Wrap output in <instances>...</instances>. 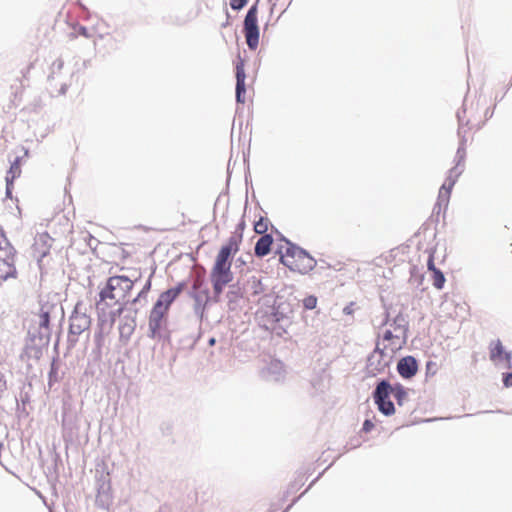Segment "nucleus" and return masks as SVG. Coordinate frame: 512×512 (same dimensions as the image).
<instances>
[{"label":"nucleus","instance_id":"nucleus-20","mask_svg":"<svg viewBox=\"0 0 512 512\" xmlns=\"http://www.w3.org/2000/svg\"><path fill=\"white\" fill-rule=\"evenodd\" d=\"M490 357H491V360L494 362H501L504 360L503 346L499 340L492 343Z\"/></svg>","mask_w":512,"mask_h":512},{"label":"nucleus","instance_id":"nucleus-16","mask_svg":"<svg viewBox=\"0 0 512 512\" xmlns=\"http://www.w3.org/2000/svg\"><path fill=\"white\" fill-rule=\"evenodd\" d=\"M273 243V239L270 235H264L258 239L255 245V254L258 257H263L270 252V247Z\"/></svg>","mask_w":512,"mask_h":512},{"label":"nucleus","instance_id":"nucleus-38","mask_svg":"<svg viewBox=\"0 0 512 512\" xmlns=\"http://www.w3.org/2000/svg\"><path fill=\"white\" fill-rule=\"evenodd\" d=\"M435 364L433 362H428L427 363V369H432V366H434Z\"/></svg>","mask_w":512,"mask_h":512},{"label":"nucleus","instance_id":"nucleus-28","mask_svg":"<svg viewBox=\"0 0 512 512\" xmlns=\"http://www.w3.org/2000/svg\"><path fill=\"white\" fill-rule=\"evenodd\" d=\"M247 1L248 0H230V5L232 9L240 10L247 4Z\"/></svg>","mask_w":512,"mask_h":512},{"label":"nucleus","instance_id":"nucleus-13","mask_svg":"<svg viewBox=\"0 0 512 512\" xmlns=\"http://www.w3.org/2000/svg\"><path fill=\"white\" fill-rule=\"evenodd\" d=\"M245 71L243 63H239L236 66V100L238 103H244L242 95L245 93Z\"/></svg>","mask_w":512,"mask_h":512},{"label":"nucleus","instance_id":"nucleus-10","mask_svg":"<svg viewBox=\"0 0 512 512\" xmlns=\"http://www.w3.org/2000/svg\"><path fill=\"white\" fill-rule=\"evenodd\" d=\"M165 311L157 308V307H153L151 313H150V317H149V333H148V336L150 338H157L159 336V332H160V328H161V324H162V319L165 315Z\"/></svg>","mask_w":512,"mask_h":512},{"label":"nucleus","instance_id":"nucleus-3","mask_svg":"<svg viewBox=\"0 0 512 512\" xmlns=\"http://www.w3.org/2000/svg\"><path fill=\"white\" fill-rule=\"evenodd\" d=\"M286 249L285 254H282L281 262L291 270H297L301 273H306L312 270L316 261L302 248L291 245Z\"/></svg>","mask_w":512,"mask_h":512},{"label":"nucleus","instance_id":"nucleus-25","mask_svg":"<svg viewBox=\"0 0 512 512\" xmlns=\"http://www.w3.org/2000/svg\"><path fill=\"white\" fill-rule=\"evenodd\" d=\"M392 393H393L395 399L397 400L398 404L402 405L403 401L406 399V396H407V393L404 390V388L401 386H397L396 388H393Z\"/></svg>","mask_w":512,"mask_h":512},{"label":"nucleus","instance_id":"nucleus-27","mask_svg":"<svg viewBox=\"0 0 512 512\" xmlns=\"http://www.w3.org/2000/svg\"><path fill=\"white\" fill-rule=\"evenodd\" d=\"M260 301L262 302L263 305H266V306H269V307H273L275 302H276L275 297L272 294H265L260 299Z\"/></svg>","mask_w":512,"mask_h":512},{"label":"nucleus","instance_id":"nucleus-29","mask_svg":"<svg viewBox=\"0 0 512 512\" xmlns=\"http://www.w3.org/2000/svg\"><path fill=\"white\" fill-rule=\"evenodd\" d=\"M150 289V281H148L146 283V285L144 286V288L142 289V291L138 294V296L133 300V302H137L138 300H140V298H142L144 295H146L147 291Z\"/></svg>","mask_w":512,"mask_h":512},{"label":"nucleus","instance_id":"nucleus-8","mask_svg":"<svg viewBox=\"0 0 512 512\" xmlns=\"http://www.w3.org/2000/svg\"><path fill=\"white\" fill-rule=\"evenodd\" d=\"M457 170V167H454L450 170L448 177L446 178L445 182L443 183L439 190L438 201L436 204V207L439 210L441 209L442 205H444L445 208L448 206L452 187L456 183L457 178L461 175V171Z\"/></svg>","mask_w":512,"mask_h":512},{"label":"nucleus","instance_id":"nucleus-23","mask_svg":"<svg viewBox=\"0 0 512 512\" xmlns=\"http://www.w3.org/2000/svg\"><path fill=\"white\" fill-rule=\"evenodd\" d=\"M456 157H457V164L455 167L458 168L457 171H461V173L463 172V167H461V163L464 161V158H465V148H464V141L462 140L461 143H460V146L457 150V153H456Z\"/></svg>","mask_w":512,"mask_h":512},{"label":"nucleus","instance_id":"nucleus-7","mask_svg":"<svg viewBox=\"0 0 512 512\" xmlns=\"http://www.w3.org/2000/svg\"><path fill=\"white\" fill-rule=\"evenodd\" d=\"M90 326V318L81 303H77L70 317V333L79 335Z\"/></svg>","mask_w":512,"mask_h":512},{"label":"nucleus","instance_id":"nucleus-34","mask_svg":"<svg viewBox=\"0 0 512 512\" xmlns=\"http://www.w3.org/2000/svg\"><path fill=\"white\" fill-rule=\"evenodd\" d=\"M427 266H428V269H429L430 271H432V272H434V270H437V269L435 268V266H434V262H433V259H432V258H430V259L428 260Z\"/></svg>","mask_w":512,"mask_h":512},{"label":"nucleus","instance_id":"nucleus-18","mask_svg":"<svg viewBox=\"0 0 512 512\" xmlns=\"http://www.w3.org/2000/svg\"><path fill=\"white\" fill-rule=\"evenodd\" d=\"M398 321H400L398 318H396L394 320V324L397 326V327H395V332H396L395 334L391 330H386L384 332L383 339L385 341H392L394 339H399L404 334V330L401 327V324L398 323Z\"/></svg>","mask_w":512,"mask_h":512},{"label":"nucleus","instance_id":"nucleus-22","mask_svg":"<svg viewBox=\"0 0 512 512\" xmlns=\"http://www.w3.org/2000/svg\"><path fill=\"white\" fill-rule=\"evenodd\" d=\"M248 287H249L251 294L254 296L259 295L264 292V287H263L262 282L255 277H253L251 280H249Z\"/></svg>","mask_w":512,"mask_h":512},{"label":"nucleus","instance_id":"nucleus-4","mask_svg":"<svg viewBox=\"0 0 512 512\" xmlns=\"http://www.w3.org/2000/svg\"><path fill=\"white\" fill-rule=\"evenodd\" d=\"M395 348H391L390 352L387 348H381L377 343L373 352L368 356L366 364V372L369 376H376L383 373L389 367Z\"/></svg>","mask_w":512,"mask_h":512},{"label":"nucleus","instance_id":"nucleus-14","mask_svg":"<svg viewBox=\"0 0 512 512\" xmlns=\"http://www.w3.org/2000/svg\"><path fill=\"white\" fill-rule=\"evenodd\" d=\"M53 239L47 233H40L35 238L34 247L35 250L42 256H46L51 245Z\"/></svg>","mask_w":512,"mask_h":512},{"label":"nucleus","instance_id":"nucleus-19","mask_svg":"<svg viewBox=\"0 0 512 512\" xmlns=\"http://www.w3.org/2000/svg\"><path fill=\"white\" fill-rule=\"evenodd\" d=\"M21 173L19 160L18 158L11 164L10 170L6 177L7 182V192H9V185L13 182L15 178H17Z\"/></svg>","mask_w":512,"mask_h":512},{"label":"nucleus","instance_id":"nucleus-17","mask_svg":"<svg viewBox=\"0 0 512 512\" xmlns=\"http://www.w3.org/2000/svg\"><path fill=\"white\" fill-rule=\"evenodd\" d=\"M292 313L291 309L289 308V305H284L282 303H279L276 307L275 311L273 312V317L275 321L279 322L284 319L289 320L290 314Z\"/></svg>","mask_w":512,"mask_h":512},{"label":"nucleus","instance_id":"nucleus-12","mask_svg":"<svg viewBox=\"0 0 512 512\" xmlns=\"http://www.w3.org/2000/svg\"><path fill=\"white\" fill-rule=\"evenodd\" d=\"M180 291H181L180 288H172V289H169V290L163 292L159 296V298L154 306L167 312L169 306L177 298Z\"/></svg>","mask_w":512,"mask_h":512},{"label":"nucleus","instance_id":"nucleus-31","mask_svg":"<svg viewBox=\"0 0 512 512\" xmlns=\"http://www.w3.org/2000/svg\"><path fill=\"white\" fill-rule=\"evenodd\" d=\"M503 382L506 387L512 386V373L506 374L503 379Z\"/></svg>","mask_w":512,"mask_h":512},{"label":"nucleus","instance_id":"nucleus-32","mask_svg":"<svg viewBox=\"0 0 512 512\" xmlns=\"http://www.w3.org/2000/svg\"><path fill=\"white\" fill-rule=\"evenodd\" d=\"M373 427H374V424L370 420H365V422L363 424V430L365 432L371 431Z\"/></svg>","mask_w":512,"mask_h":512},{"label":"nucleus","instance_id":"nucleus-39","mask_svg":"<svg viewBox=\"0 0 512 512\" xmlns=\"http://www.w3.org/2000/svg\"><path fill=\"white\" fill-rule=\"evenodd\" d=\"M215 342H216V341H215V339H214V338H211V339L209 340V345H211V346H212V345H214V344H215Z\"/></svg>","mask_w":512,"mask_h":512},{"label":"nucleus","instance_id":"nucleus-33","mask_svg":"<svg viewBox=\"0 0 512 512\" xmlns=\"http://www.w3.org/2000/svg\"><path fill=\"white\" fill-rule=\"evenodd\" d=\"M40 324H41V326H46L48 324V313L47 312H43V314L41 315Z\"/></svg>","mask_w":512,"mask_h":512},{"label":"nucleus","instance_id":"nucleus-5","mask_svg":"<svg viewBox=\"0 0 512 512\" xmlns=\"http://www.w3.org/2000/svg\"><path fill=\"white\" fill-rule=\"evenodd\" d=\"M16 273L14 267V249L0 229V277L7 279Z\"/></svg>","mask_w":512,"mask_h":512},{"label":"nucleus","instance_id":"nucleus-9","mask_svg":"<svg viewBox=\"0 0 512 512\" xmlns=\"http://www.w3.org/2000/svg\"><path fill=\"white\" fill-rule=\"evenodd\" d=\"M285 368L281 361L271 360L265 369H263V377L268 381H280L285 377Z\"/></svg>","mask_w":512,"mask_h":512},{"label":"nucleus","instance_id":"nucleus-26","mask_svg":"<svg viewBox=\"0 0 512 512\" xmlns=\"http://www.w3.org/2000/svg\"><path fill=\"white\" fill-rule=\"evenodd\" d=\"M317 305V298L314 295H309L303 299V306L307 310H312Z\"/></svg>","mask_w":512,"mask_h":512},{"label":"nucleus","instance_id":"nucleus-15","mask_svg":"<svg viewBox=\"0 0 512 512\" xmlns=\"http://www.w3.org/2000/svg\"><path fill=\"white\" fill-rule=\"evenodd\" d=\"M393 388L389 384L388 381L382 380L375 388L373 393V397L375 402H381L385 399H389L390 394L392 393Z\"/></svg>","mask_w":512,"mask_h":512},{"label":"nucleus","instance_id":"nucleus-36","mask_svg":"<svg viewBox=\"0 0 512 512\" xmlns=\"http://www.w3.org/2000/svg\"><path fill=\"white\" fill-rule=\"evenodd\" d=\"M81 34H82L83 36H85V37H88L87 29H86V28H84V27H82V28H81Z\"/></svg>","mask_w":512,"mask_h":512},{"label":"nucleus","instance_id":"nucleus-2","mask_svg":"<svg viewBox=\"0 0 512 512\" xmlns=\"http://www.w3.org/2000/svg\"><path fill=\"white\" fill-rule=\"evenodd\" d=\"M232 253V244L224 245L215 260L214 266L211 271V281L215 295L218 297L224 287L229 284L233 279L231 272L230 256Z\"/></svg>","mask_w":512,"mask_h":512},{"label":"nucleus","instance_id":"nucleus-35","mask_svg":"<svg viewBox=\"0 0 512 512\" xmlns=\"http://www.w3.org/2000/svg\"><path fill=\"white\" fill-rule=\"evenodd\" d=\"M106 489H107V490L109 489V485L107 484V487H106L105 483H103V484L100 486V491H102V492L104 493Z\"/></svg>","mask_w":512,"mask_h":512},{"label":"nucleus","instance_id":"nucleus-37","mask_svg":"<svg viewBox=\"0 0 512 512\" xmlns=\"http://www.w3.org/2000/svg\"><path fill=\"white\" fill-rule=\"evenodd\" d=\"M388 322V314H385L384 320L381 322V325H386Z\"/></svg>","mask_w":512,"mask_h":512},{"label":"nucleus","instance_id":"nucleus-6","mask_svg":"<svg viewBox=\"0 0 512 512\" xmlns=\"http://www.w3.org/2000/svg\"><path fill=\"white\" fill-rule=\"evenodd\" d=\"M258 9L253 5L247 11L244 19V35L250 50H255L259 44Z\"/></svg>","mask_w":512,"mask_h":512},{"label":"nucleus","instance_id":"nucleus-24","mask_svg":"<svg viewBox=\"0 0 512 512\" xmlns=\"http://www.w3.org/2000/svg\"><path fill=\"white\" fill-rule=\"evenodd\" d=\"M445 277L440 270H434L433 272V285L437 289H441L444 285Z\"/></svg>","mask_w":512,"mask_h":512},{"label":"nucleus","instance_id":"nucleus-21","mask_svg":"<svg viewBox=\"0 0 512 512\" xmlns=\"http://www.w3.org/2000/svg\"><path fill=\"white\" fill-rule=\"evenodd\" d=\"M378 406V409L384 414V415H392L395 412L394 404L389 400L385 399L381 402H375Z\"/></svg>","mask_w":512,"mask_h":512},{"label":"nucleus","instance_id":"nucleus-1","mask_svg":"<svg viewBox=\"0 0 512 512\" xmlns=\"http://www.w3.org/2000/svg\"><path fill=\"white\" fill-rule=\"evenodd\" d=\"M132 287L133 282L125 276L110 277L106 286L100 291L97 308L101 311L111 308L109 315L112 318L120 316L124 309V300Z\"/></svg>","mask_w":512,"mask_h":512},{"label":"nucleus","instance_id":"nucleus-11","mask_svg":"<svg viewBox=\"0 0 512 512\" xmlns=\"http://www.w3.org/2000/svg\"><path fill=\"white\" fill-rule=\"evenodd\" d=\"M397 370L403 378L409 379L413 377L418 370L417 361L412 356L404 357L398 362Z\"/></svg>","mask_w":512,"mask_h":512},{"label":"nucleus","instance_id":"nucleus-30","mask_svg":"<svg viewBox=\"0 0 512 512\" xmlns=\"http://www.w3.org/2000/svg\"><path fill=\"white\" fill-rule=\"evenodd\" d=\"M266 230V226L262 222H258L255 224V231L259 234L264 233Z\"/></svg>","mask_w":512,"mask_h":512}]
</instances>
